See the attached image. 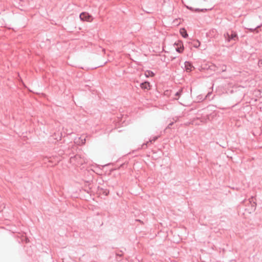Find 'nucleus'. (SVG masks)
Listing matches in <instances>:
<instances>
[{"instance_id": "nucleus-1", "label": "nucleus", "mask_w": 262, "mask_h": 262, "mask_svg": "<svg viewBox=\"0 0 262 262\" xmlns=\"http://www.w3.org/2000/svg\"><path fill=\"white\" fill-rule=\"evenodd\" d=\"M70 162L71 164L76 166L83 164L85 163V160L80 155H76L73 157H71L70 159Z\"/></svg>"}, {"instance_id": "nucleus-2", "label": "nucleus", "mask_w": 262, "mask_h": 262, "mask_svg": "<svg viewBox=\"0 0 262 262\" xmlns=\"http://www.w3.org/2000/svg\"><path fill=\"white\" fill-rule=\"evenodd\" d=\"M224 36L225 40L228 42H230L231 40L236 41L239 39L237 34L233 30H231L230 33L228 32L225 33Z\"/></svg>"}, {"instance_id": "nucleus-3", "label": "nucleus", "mask_w": 262, "mask_h": 262, "mask_svg": "<svg viewBox=\"0 0 262 262\" xmlns=\"http://www.w3.org/2000/svg\"><path fill=\"white\" fill-rule=\"evenodd\" d=\"M210 69L214 71H216L218 73L223 72L226 71V66L225 64H221L218 67L215 65H212L210 67Z\"/></svg>"}, {"instance_id": "nucleus-4", "label": "nucleus", "mask_w": 262, "mask_h": 262, "mask_svg": "<svg viewBox=\"0 0 262 262\" xmlns=\"http://www.w3.org/2000/svg\"><path fill=\"white\" fill-rule=\"evenodd\" d=\"M80 18L83 21H90L92 20V16L87 12H82L80 14Z\"/></svg>"}, {"instance_id": "nucleus-5", "label": "nucleus", "mask_w": 262, "mask_h": 262, "mask_svg": "<svg viewBox=\"0 0 262 262\" xmlns=\"http://www.w3.org/2000/svg\"><path fill=\"white\" fill-rule=\"evenodd\" d=\"M251 200H252V201L253 200V197H251V199H249V203L251 204V209H246V210H247V211L248 212V213H251L252 211H254L255 209V208H256V203L253 202V203H252V201H251Z\"/></svg>"}, {"instance_id": "nucleus-6", "label": "nucleus", "mask_w": 262, "mask_h": 262, "mask_svg": "<svg viewBox=\"0 0 262 262\" xmlns=\"http://www.w3.org/2000/svg\"><path fill=\"white\" fill-rule=\"evenodd\" d=\"M185 68L186 71L187 72H190V71H191L192 68L194 69L193 66L189 61L185 62Z\"/></svg>"}, {"instance_id": "nucleus-7", "label": "nucleus", "mask_w": 262, "mask_h": 262, "mask_svg": "<svg viewBox=\"0 0 262 262\" xmlns=\"http://www.w3.org/2000/svg\"><path fill=\"white\" fill-rule=\"evenodd\" d=\"M140 87L143 90H150V83L148 81H145L140 84Z\"/></svg>"}, {"instance_id": "nucleus-8", "label": "nucleus", "mask_w": 262, "mask_h": 262, "mask_svg": "<svg viewBox=\"0 0 262 262\" xmlns=\"http://www.w3.org/2000/svg\"><path fill=\"white\" fill-rule=\"evenodd\" d=\"M175 45L178 46L176 48V51L179 53H182L184 50V47L182 42H180L179 43Z\"/></svg>"}, {"instance_id": "nucleus-9", "label": "nucleus", "mask_w": 262, "mask_h": 262, "mask_svg": "<svg viewBox=\"0 0 262 262\" xmlns=\"http://www.w3.org/2000/svg\"><path fill=\"white\" fill-rule=\"evenodd\" d=\"M158 136L154 137L152 139H150L149 140V141L147 142L146 143L143 144L142 145V148H146L147 147V144H148V143H149V142L152 143V142H155L158 139Z\"/></svg>"}, {"instance_id": "nucleus-10", "label": "nucleus", "mask_w": 262, "mask_h": 262, "mask_svg": "<svg viewBox=\"0 0 262 262\" xmlns=\"http://www.w3.org/2000/svg\"><path fill=\"white\" fill-rule=\"evenodd\" d=\"M180 32L181 35L184 38H186L188 36L186 30L184 28L181 29Z\"/></svg>"}, {"instance_id": "nucleus-11", "label": "nucleus", "mask_w": 262, "mask_h": 262, "mask_svg": "<svg viewBox=\"0 0 262 262\" xmlns=\"http://www.w3.org/2000/svg\"><path fill=\"white\" fill-rule=\"evenodd\" d=\"M145 74L146 77H148L149 76L153 77L155 76L154 73L152 71H149V70L146 71L145 72Z\"/></svg>"}, {"instance_id": "nucleus-12", "label": "nucleus", "mask_w": 262, "mask_h": 262, "mask_svg": "<svg viewBox=\"0 0 262 262\" xmlns=\"http://www.w3.org/2000/svg\"><path fill=\"white\" fill-rule=\"evenodd\" d=\"M260 27V26H257L255 28H248V29L251 32H255L256 33H258L259 31L258 30V28Z\"/></svg>"}, {"instance_id": "nucleus-13", "label": "nucleus", "mask_w": 262, "mask_h": 262, "mask_svg": "<svg viewBox=\"0 0 262 262\" xmlns=\"http://www.w3.org/2000/svg\"><path fill=\"white\" fill-rule=\"evenodd\" d=\"M200 42L198 40H193V42H192V46L196 48H198L200 46Z\"/></svg>"}, {"instance_id": "nucleus-14", "label": "nucleus", "mask_w": 262, "mask_h": 262, "mask_svg": "<svg viewBox=\"0 0 262 262\" xmlns=\"http://www.w3.org/2000/svg\"><path fill=\"white\" fill-rule=\"evenodd\" d=\"M182 89H180L179 90V91H178L176 94H175V96L176 97V98H174V99L176 100H178L180 97V96L181 95L182 93Z\"/></svg>"}, {"instance_id": "nucleus-15", "label": "nucleus", "mask_w": 262, "mask_h": 262, "mask_svg": "<svg viewBox=\"0 0 262 262\" xmlns=\"http://www.w3.org/2000/svg\"><path fill=\"white\" fill-rule=\"evenodd\" d=\"M0 205H1V207H3V208L2 209H0V212H3V209H4L5 208V206L4 204H0Z\"/></svg>"}, {"instance_id": "nucleus-16", "label": "nucleus", "mask_w": 262, "mask_h": 262, "mask_svg": "<svg viewBox=\"0 0 262 262\" xmlns=\"http://www.w3.org/2000/svg\"><path fill=\"white\" fill-rule=\"evenodd\" d=\"M212 8H210V9H208V10H211ZM207 10H208V9H201V10H199V9H197L196 10V11H202V12H204V11H206Z\"/></svg>"}, {"instance_id": "nucleus-17", "label": "nucleus", "mask_w": 262, "mask_h": 262, "mask_svg": "<svg viewBox=\"0 0 262 262\" xmlns=\"http://www.w3.org/2000/svg\"><path fill=\"white\" fill-rule=\"evenodd\" d=\"M170 93V91H168V90H167L166 91L164 92V95H169Z\"/></svg>"}, {"instance_id": "nucleus-18", "label": "nucleus", "mask_w": 262, "mask_h": 262, "mask_svg": "<svg viewBox=\"0 0 262 262\" xmlns=\"http://www.w3.org/2000/svg\"><path fill=\"white\" fill-rule=\"evenodd\" d=\"M173 124V122H172L170 123L168 125V126H167V128H170L171 126H172Z\"/></svg>"}, {"instance_id": "nucleus-19", "label": "nucleus", "mask_w": 262, "mask_h": 262, "mask_svg": "<svg viewBox=\"0 0 262 262\" xmlns=\"http://www.w3.org/2000/svg\"><path fill=\"white\" fill-rule=\"evenodd\" d=\"M82 144H84L85 143V139L84 138L83 140L81 139Z\"/></svg>"}, {"instance_id": "nucleus-20", "label": "nucleus", "mask_w": 262, "mask_h": 262, "mask_svg": "<svg viewBox=\"0 0 262 262\" xmlns=\"http://www.w3.org/2000/svg\"><path fill=\"white\" fill-rule=\"evenodd\" d=\"M121 204H122V205H123V206L126 207V204H125V203H123V202H122Z\"/></svg>"}]
</instances>
